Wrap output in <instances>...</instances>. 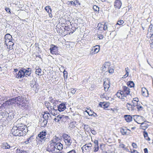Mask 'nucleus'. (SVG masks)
<instances>
[{
	"label": "nucleus",
	"mask_w": 153,
	"mask_h": 153,
	"mask_svg": "<svg viewBox=\"0 0 153 153\" xmlns=\"http://www.w3.org/2000/svg\"><path fill=\"white\" fill-rule=\"evenodd\" d=\"M123 88L122 93L125 97L126 100L128 101L131 98V96L130 94V89L126 86H123Z\"/></svg>",
	"instance_id": "nucleus-1"
},
{
	"label": "nucleus",
	"mask_w": 153,
	"mask_h": 153,
	"mask_svg": "<svg viewBox=\"0 0 153 153\" xmlns=\"http://www.w3.org/2000/svg\"><path fill=\"white\" fill-rule=\"evenodd\" d=\"M20 101L19 102V103H17L18 105L23 110H26L27 109L28 106L27 104V101L24 98L19 96Z\"/></svg>",
	"instance_id": "nucleus-2"
},
{
	"label": "nucleus",
	"mask_w": 153,
	"mask_h": 153,
	"mask_svg": "<svg viewBox=\"0 0 153 153\" xmlns=\"http://www.w3.org/2000/svg\"><path fill=\"white\" fill-rule=\"evenodd\" d=\"M51 148H52L51 151H55V149H56L59 150H61L63 149V145L60 143H53L51 144Z\"/></svg>",
	"instance_id": "nucleus-3"
},
{
	"label": "nucleus",
	"mask_w": 153,
	"mask_h": 153,
	"mask_svg": "<svg viewBox=\"0 0 153 153\" xmlns=\"http://www.w3.org/2000/svg\"><path fill=\"white\" fill-rule=\"evenodd\" d=\"M20 101L19 96L16 97L15 98H13L5 102V103L7 105H13V104L19 103V102Z\"/></svg>",
	"instance_id": "nucleus-4"
},
{
	"label": "nucleus",
	"mask_w": 153,
	"mask_h": 153,
	"mask_svg": "<svg viewBox=\"0 0 153 153\" xmlns=\"http://www.w3.org/2000/svg\"><path fill=\"white\" fill-rule=\"evenodd\" d=\"M17 127L20 132V135H22V136L26 135V132L27 130V127L26 126L22 124L20 126Z\"/></svg>",
	"instance_id": "nucleus-5"
},
{
	"label": "nucleus",
	"mask_w": 153,
	"mask_h": 153,
	"mask_svg": "<svg viewBox=\"0 0 153 153\" xmlns=\"http://www.w3.org/2000/svg\"><path fill=\"white\" fill-rule=\"evenodd\" d=\"M11 133L15 136H22L17 126H13L11 130Z\"/></svg>",
	"instance_id": "nucleus-6"
},
{
	"label": "nucleus",
	"mask_w": 153,
	"mask_h": 153,
	"mask_svg": "<svg viewBox=\"0 0 153 153\" xmlns=\"http://www.w3.org/2000/svg\"><path fill=\"white\" fill-rule=\"evenodd\" d=\"M103 85L104 90L105 91H107L110 87V81L108 79H105L104 80Z\"/></svg>",
	"instance_id": "nucleus-7"
},
{
	"label": "nucleus",
	"mask_w": 153,
	"mask_h": 153,
	"mask_svg": "<svg viewBox=\"0 0 153 153\" xmlns=\"http://www.w3.org/2000/svg\"><path fill=\"white\" fill-rule=\"evenodd\" d=\"M47 133L46 131H43L40 132L38 135V137L41 140H45L46 139V136Z\"/></svg>",
	"instance_id": "nucleus-8"
},
{
	"label": "nucleus",
	"mask_w": 153,
	"mask_h": 153,
	"mask_svg": "<svg viewBox=\"0 0 153 153\" xmlns=\"http://www.w3.org/2000/svg\"><path fill=\"white\" fill-rule=\"evenodd\" d=\"M48 110L50 113L53 116H55L58 113L57 108L54 109L52 107V106L51 107L48 108Z\"/></svg>",
	"instance_id": "nucleus-9"
},
{
	"label": "nucleus",
	"mask_w": 153,
	"mask_h": 153,
	"mask_svg": "<svg viewBox=\"0 0 153 153\" xmlns=\"http://www.w3.org/2000/svg\"><path fill=\"white\" fill-rule=\"evenodd\" d=\"M116 95L117 96V97L119 98L123 99L124 100H126V98L125 96H123L124 94L122 93V91H118L116 94Z\"/></svg>",
	"instance_id": "nucleus-10"
},
{
	"label": "nucleus",
	"mask_w": 153,
	"mask_h": 153,
	"mask_svg": "<svg viewBox=\"0 0 153 153\" xmlns=\"http://www.w3.org/2000/svg\"><path fill=\"white\" fill-rule=\"evenodd\" d=\"M48 121L46 120L41 118L39 120V123L42 127H45Z\"/></svg>",
	"instance_id": "nucleus-11"
},
{
	"label": "nucleus",
	"mask_w": 153,
	"mask_h": 153,
	"mask_svg": "<svg viewBox=\"0 0 153 153\" xmlns=\"http://www.w3.org/2000/svg\"><path fill=\"white\" fill-rule=\"evenodd\" d=\"M122 5L121 1L120 0H115L114 2V6L115 8L120 9Z\"/></svg>",
	"instance_id": "nucleus-12"
},
{
	"label": "nucleus",
	"mask_w": 153,
	"mask_h": 153,
	"mask_svg": "<svg viewBox=\"0 0 153 153\" xmlns=\"http://www.w3.org/2000/svg\"><path fill=\"white\" fill-rule=\"evenodd\" d=\"M57 110L59 111H62L66 108L65 105L64 103H61L58 106L57 105Z\"/></svg>",
	"instance_id": "nucleus-13"
},
{
	"label": "nucleus",
	"mask_w": 153,
	"mask_h": 153,
	"mask_svg": "<svg viewBox=\"0 0 153 153\" xmlns=\"http://www.w3.org/2000/svg\"><path fill=\"white\" fill-rule=\"evenodd\" d=\"M24 76L25 74L23 71V68H22L18 72L16 77L19 79L22 77V76L24 77Z\"/></svg>",
	"instance_id": "nucleus-14"
},
{
	"label": "nucleus",
	"mask_w": 153,
	"mask_h": 153,
	"mask_svg": "<svg viewBox=\"0 0 153 153\" xmlns=\"http://www.w3.org/2000/svg\"><path fill=\"white\" fill-rule=\"evenodd\" d=\"M52 46H53L51 47L50 49L51 52L52 54H56L57 53V48L56 46L53 45H52Z\"/></svg>",
	"instance_id": "nucleus-15"
},
{
	"label": "nucleus",
	"mask_w": 153,
	"mask_h": 153,
	"mask_svg": "<svg viewBox=\"0 0 153 153\" xmlns=\"http://www.w3.org/2000/svg\"><path fill=\"white\" fill-rule=\"evenodd\" d=\"M23 71L24 72L25 76L26 77L29 76L31 74V69L30 68H28L27 69L23 68Z\"/></svg>",
	"instance_id": "nucleus-16"
},
{
	"label": "nucleus",
	"mask_w": 153,
	"mask_h": 153,
	"mask_svg": "<svg viewBox=\"0 0 153 153\" xmlns=\"http://www.w3.org/2000/svg\"><path fill=\"white\" fill-rule=\"evenodd\" d=\"M133 117L134 120L138 124H140V123L138 122L137 120H143L144 118L143 117L141 116L134 115Z\"/></svg>",
	"instance_id": "nucleus-17"
},
{
	"label": "nucleus",
	"mask_w": 153,
	"mask_h": 153,
	"mask_svg": "<svg viewBox=\"0 0 153 153\" xmlns=\"http://www.w3.org/2000/svg\"><path fill=\"white\" fill-rule=\"evenodd\" d=\"M142 93L144 96L147 97L148 96V92L145 88H142Z\"/></svg>",
	"instance_id": "nucleus-18"
},
{
	"label": "nucleus",
	"mask_w": 153,
	"mask_h": 153,
	"mask_svg": "<svg viewBox=\"0 0 153 153\" xmlns=\"http://www.w3.org/2000/svg\"><path fill=\"white\" fill-rule=\"evenodd\" d=\"M45 10L48 13L49 16L52 17V15L51 13V10L50 6H47L45 7Z\"/></svg>",
	"instance_id": "nucleus-19"
},
{
	"label": "nucleus",
	"mask_w": 153,
	"mask_h": 153,
	"mask_svg": "<svg viewBox=\"0 0 153 153\" xmlns=\"http://www.w3.org/2000/svg\"><path fill=\"white\" fill-rule=\"evenodd\" d=\"M124 117L125 120L128 122H130L132 120V118L130 115H125Z\"/></svg>",
	"instance_id": "nucleus-20"
},
{
	"label": "nucleus",
	"mask_w": 153,
	"mask_h": 153,
	"mask_svg": "<svg viewBox=\"0 0 153 153\" xmlns=\"http://www.w3.org/2000/svg\"><path fill=\"white\" fill-rule=\"evenodd\" d=\"M140 124H141L140 126V128L142 129L145 130L148 127V124L145 123L144 122L142 123H140Z\"/></svg>",
	"instance_id": "nucleus-21"
},
{
	"label": "nucleus",
	"mask_w": 153,
	"mask_h": 153,
	"mask_svg": "<svg viewBox=\"0 0 153 153\" xmlns=\"http://www.w3.org/2000/svg\"><path fill=\"white\" fill-rule=\"evenodd\" d=\"M12 38V36L9 33H7L5 35L4 37V39H5V44H7V40H11Z\"/></svg>",
	"instance_id": "nucleus-22"
},
{
	"label": "nucleus",
	"mask_w": 153,
	"mask_h": 153,
	"mask_svg": "<svg viewBox=\"0 0 153 153\" xmlns=\"http://www.w3.org/2000/svg\"><path fill=\"white\" fill-rule=\"evenodd\" d=\"M49 101L50 102L52 103V104H54L58 102L56 100L55 98H53L52 97H50L49 98Z\"/></svg>",
	"instance_id": "nucleus-23"
},
{
	"label": "nucleus",
	"mask_w": 153,
	"mask_h": 153,
	"mask_svg": "<svg viewBox=\"0 0 153 153\" xmlns=\"http://www.w3.org/2000/svg\"><path fill=\"white\" fill-rule=\"evenodd\" d=\"M32 88H33V90L35 91V93H37L38 92L39 87L37 84L33 85Z\"/></svg>",
	"instance_id": "nucleus-24"
},
{
	"label": "nucleus",
	"mask_w": 153,
	"mask_h": 153,
	"mask_svg": "<svg viewBox=\"0 0 153 153\" xmlns=\"http://www.w3.org/2000/svg\"><path fill=\"white\" fill-rule=\"evenodd\" d=\"M93 50H94V53H98L100 50V46L97 45L94 46Z\"/></svg>",
	"instance_id": "nucleus-25"
},
{
	"label": "nucleus",
	"mask_w": 153,
	"mask_h": 153,
	"mask_svg": "<svg viewBox=\"0 0 153 153\" xmlns=\"http://www.w3.org/2000/svg\"><path fill=\"white\" fill-rule=\"evenodd\" d=\"M148 31L150 33V35L153 34V25L151 24L149 26Z\"/></svg>",
	"instance_id": "nucleus-26"
},
{
	"label": "nucleus",
	"mask_w": 153,
	"mask_h": 153,
	"mask_svg": "<svg viewBox=\"0 0 153 153\" xmlns=\"http://www.w3.org/2000/svg\"><path fill=\"white\" fill-rule=\"evenodd\" d=\"M131 104L134 108V110H136V108L135 107L138 105V102H136V101H135L134 100H132Z\"/></svg>",
	"instance_id": "nucleus-27"
},
{
	"label": "nucleus",
	"mask_w": 153,
	"mask_h": 153,
	"mask_svg": "<svg viewBox=\"0 0 153 153\" xmlns=\"http://www.w3.org/2000/svg\"><path fill=\"white\" fill-rule=\"evenodd\" d=\"M2 147L4 149H9L10 148V146L7 143H4Z\"/></svg>",
	"instance_id": "nucleus-28"
},
{
	"label": "nucleus",
	"mask_w": 153,
	"mask_h": 153,
	"mask_svg": "<svg viewBox=\"0 0 153 153\" xmlns=\"http://www.w3.org/2000/svg\"><path fill=\"white\" fill-rule=\"evenodd\" d=\"M81 149L83 150V149H85L86 151H89L91 149V148H89V147L87 145V144H86L81 148Z\"/></svg>",
	"instance_id": "nucleus-29"
},
{
	"label": "nucleus",
	"mask_w": 153,
	"mask_h": 153,
	"mask_svg": "<svg viewBox=\"0 0 153 153\" xmlns=\"http://www.w3.org/2000/svg\"><path fill=\"white\" fill-rule=\"evenodd\" d=\"M126 107L129 110H134V109L131 104L130 103H127L126 104Z\"/></svg>",
	"instance_id": "nucleus-30"
},
{
	"label": "nucleus",
	"mask_w": 153,
	"mask_h": 153,
	"mask_svg": "<svg viewBox=\"0 0 153 153\" xmlns=\"http://www.w3.org/2000/svg\"><path fill=\"white\" fill-rule=\"evenodd\" d=\"M99 105L100 106H101V107H103L104 108L105 107L107 108L109 105L108 103H105V102H103L102 103L100 102Z\"/></svg>",
	"instance_id": "nucleus-31"
},
{
	"label": "nucleus",
	"mask_w": 153,
	"mask_h": 153,
	"mask_svg": "<svg viewBox=\"0 0 153 153\" xmlns=\"http://www.w3.org/2000/svg\"><path fill=\"white\" fill-rule=\"evenodd\" d=\"M65 142L66 145L68 146H70L72 142V140H71L70 137L66 140Z\"/></svg>",
	"instance_id": "nucleus-32"
},
{
	"label": "nucleus",
	"mask_w": 153,
	"mask_h": 153,
	"mask_svg": "<svg viewBox=\"0 0 153 153\" xmlns=\"http://www.w3.org/2000/svg\"><path fill=\"white\" fill-rule=\"evenodd\" d=\"M143 135L144 137L148 141L150 140V138L148 136V134L147 132H146V131H144L143 132Z\"/></svg>",
	"instance_id": "nucleus-33"
},
{
	"label": "nucleus",
	"mask_w": 153,
	"mask_h": 153,
	"mask_svg": "<svg viewBox=\"0 0 153 153\" xmlns=\"http://www.w3.org/2000/svg\"><path fill=\"white\" fill-rule=\"evenodd\" d=\"M127 84L128 86L131 88L134 87V82L132 81H130L128 82Z\"/></svg>",
	"instance_id": "nucleus-34"
},
{
	"label": "nucleus",
	"mask_w": 153,
	"mask_h": 153,
	"mask_svg": "<svg viewBox=\"0 0 153 153\" xmlns=\"http://www.w3.org/2000/svg\"><path fill=\"white\" fill-rule=\"evenodd\" d=\"M110 65V63L109 62H106L104 64L103 66L105 68H108V69Z\"/></svg>",
	"instance_id": "nucleus-35"
},
{
	"label": "nucleus",
	"mask_w": 153,
	"mask_h": 153,
	"mask_svg": "<svg viewBox=\"0 0 153 153\" xmlns=\"http://www.w3.org/2000/svg\"><path fill=\"white\" fill-rule=\"evenodd\" d=\"M121 132L123 135H126L127 134V130L124 129L123 128L121 129Z\"/></svg>",
	"instance_id": "nucleus-36"
},
{
	"label": "nucleus",
	"mask_w": 153,
	"mask_h": 153,
	"mask_svg": "<svg viewBox=\"0 0 153 153\" xmlns=\"http://www.w3.org/2000/svg\"><path fill=\"white\" fill-rule=\"evenodd\" d=\"M12 115V113L10 112L9 113H7L6 115H8V117L9 118V120H11V119L13 117V115Z\"/></svg>",
	"instance_id": "nucleus-37"
},
{
	"label": "nucleus",
	"mask_w": 153,
	"mask_h": 153,
	"mask_svg": "<svg viewBox=\"0 0 153 153\" xmlns=\"http://www.w3.org/2000/svg\"><path fill=\"white\" fill-rule=\"evenodd\" d=\"M74 123L73 122H71L69 124V128L71 129H72L74 128Z\"/></svg>",
	"instance_id": "nucleus-38"
},
{
	"label": "nucleus",
	"mask_w": 153,
	"mask_h": 153,
	"mask_svg": "<svg viewBox=\"0 0 153 153\" xmlns=\"http://www.w3.org/2000/svg\"><path fill=\"white\" fill-rule=\"evenodd\" d=\"M107 23H105L104 25H102L101 27L103 28V29L104 30H106L108 29Z\"/></svg>",
	"instance_id": "nucleus-39"
},
{
	"label": "nucleus",
	"mask_w": 153,
	"mask_h": 153,
	"mask_svg": "<svg viewBox=\"0 0 153 153\" xmlns=\"http://www.w3.org/2000/svg\"><path fill=\"white\" fill-rule=\"evenodd\" d=\"M32 137H30L29 138L27 139V140L25 141V143L26 144L28 143H29L32 141Z\"/></svg>",
	"instance_id": "nucleus-40"
},
{
	"label": "nucleus",
	"mask_w": 153,
	"mask_h": 153,
	"mask_svg": "<svg viewBox=\"0 0 153 153\" xmlns=\"http://www.w3.org/2000/svg\"><path fill=\"white\" fill-rule=\"evenodd\" d=\"M93 9L94 11L97 12H99V7L96 5H94L93 7Z\"/></svg>",
	"instance_id": "nucleus-41"
},
{
	"label": "nucleus",
	"mask_w": 153,
	"mask_h": 153,
	"mask_svg": "<svg viewBox=\"0 0 153 153\" xmlns=\"http://www.w3.org/2000/svg\"><path fill=\"white\" fill-rule=\"evenodd\" d=\"M42 115L43 118H42L47 120L49 118V115L45 114H42Z\"/></svg>",
	"instance_id": "nucleus-42"
},
{
	"label": "nucleus",
	"mask_w": 153,
	"mask_h": 153,
	"mask_svg": "<svg viewBox=\"0 0 153 153\" xmlns=\"http://www.w3.org/2000/svg\"><path fill=\"white\" fill-rule=\"evenodd\" d=\"M63 137L64 139V140L65 141L66 140L70 138V136H68V135L67 134L63 135Z\"/></svg>",
	"instance_id": "nucleus-43"
},
{
	"label": "nucleus",
	"mask_w": 153,
	"mask_h": 153,
	"mask_svg": "<svg viewBox=\"0 0 153 153\" xmlns=\"http://www.w3.org/2000/svg\"><path fill=\"white\" fill-rule=\"evenodd\" d=\"M85 112L88 113V115L90 116H92V115H93L94 112L93 111H92L91 110H90V111H86Z\"/></svg>",
	"instance_id": "nucleus-44"
},
{
	"label": "nucleus",
	"mask_w": 153,
	"mask_h": 153,
	"mask_svg": "<svg viewBox=\"0 0 153 153\" xmlns=\"http://www.w3.org/2000/svg\"><path fill=\"white\" fill-rule=\"evenodd\" d=\"M42 70L40 68H38L36 69V74H38V75H40L39 74L41 73Z\"/></svg>",
	"instance_id": "nucleus-45"
},
{
	"label": "nucleus",
	"mask_w": 153,
	"mask_h": 153,
	"mask_svg": "<svg viewBox=\"0 0 153 153\" xmlns=\"http://www.w3.org/2000/svg\"><path fill=\"white\" fill-rule=\"evenodd\" d=\"M45 105L46 107L48 109V108L51 107L52 105H51V104L50 102H45Z\"/></svg>",
	"instance_id": "nucleus-46"
},
{
	"label": "nucleus",
	"mask_w": 153,
	"mask_h": 153,
	"mask_svg": "<svg viewBox=\"0 0 153 153\" xmlns=\"http://www.w3.org/2000/svg\"><path fill=\"white\" fill-rule=\"evenodd\" d=\"M124 23V21L123 20H120L118 21L116 25H123Z\"/></svg>",
	"instance_id": "nucleus-47"
},
{
	"label": "nucleus",
	"mask_w": 153,
	"mask_h": 153,
	"mask_svg": "<svg viewBox=\"0 0 153 153\" xmlns=\"http://www.w3.org/2000/svg\"><path fill=\"white\" fill-rule=\"evenodd\" d=\"M125 70L126 72V74L127 76H128L129 75V73L130 72V70L128 67H127L125 68Z\"/></svg>",
	"instance_id": "nucleus-48"
},
{
	"label": "nucleus",
	"mask_w": 153,
	"mask_h": 153,
	"mask_svg": "<svg viewBox=\"0 0 153 153\" xmlns=\"http://www.w3.org/2000/svg\"><path fill=\"white\" fill-rule=\"evenodd\" d=\"M108 71L109 73L111 74L113 73L114 72V69L110 68L108 69Z\"/></svg>",
	"instance_id": "nucleus-49"
},
{
	"label": "nucleus",
	"mask_w": 153,
	"mask_h": 153,
	"mask_svg": "<svg viewBox=\"0 0 153 153\" xmlns=\"http://www.w3.org/2000/svg\"><path fill=\"white\" fill-rule=\"evenodd\" d=\"M135 108H136V109H137L138 111H139L140 110V109L142 108V107L140 105L138 104Z\"/></svg>",
	"instance_id": "nucleus-50"
},
{
	"label": "nucleus",
	"mask_w": 153,
	"mask_h": 153,
	"mask_svg": "<svg viewBox=\"0 0 153 153\" xmlns=\"http://www.w3.org/2000/svg\"><path fill=\"white\" fill-rule=\"evenodd\" d=\"M94 152H96L98 151L99 149V146H94Z\"/></svg>",
	"instance_id": "nucleus-51"
},
{
	"label": "nucleus",
	"mask_w": 153,
	"mask_h": 153,
	"mask_svg": "<svg viewBox=\"0 0 153 153\" xmlns=\"http://www.w3.org/2000/svg\"><path fill=\"white\" fill-rule=\"evenodd\" d=\"M98 37L100 39H102L103 38L104 36L102 34H99L98 36Z\"/></svg>",
	"instance_id": "nucleus-52"
},
{
	"label": "nucleus",
	"mask_w": 153,
	"mask_h": 153,
	"mask_svg": "<svg viewBox=\"0 0 153 153\" xmlns=\"http://www.w3.org/2000/svg\"><path fill=\"white\" fill-rule=\"evenodd\" d=\"M30 84V86L32 88L33 87V85H36V82L35 81L32 80V81L31 82Z\"/></svg>",
	"instance_id": "nucleus-53"
},
{
	"label": "nucleus",
	"mask_w": 153,
	"mask_h": 153,
	"mask_svg": "<svg viewBox=\"0 0 153 153\" xmlns=\"http://www.w3.org/2000/svg\"><path fill=\"white\" fill-rule=\"evenodd\" d=\"M16 152L17 153H22V150L20 149L17 148L16 150Z\"/></svg>",
	"instance_id": "nucleus-54"
},
{
	"label": "nucleus",
	"mask_w": 153,
	"mask_h": 153,
	"mask_svg": "<svg viewBox=\"0 0 153 153\" xmlns=\"http://www.w3.org/2000/svg\"><path fill=\"white\" fill-rule=\"evenodd\" d=\"M90 131L94 135H95L97 134L96 131H95L94 129L92 130L91 129Z\"/></svg>",
	"instance_id": "nucleus-55"
},
{
	"label": "nucleus",
	"mask_w": 153,
	"mask_h": 153,
	"mask_svg": "<svg viewBox=\"0 0 153 153\" xmlns=\"http://www.w3.org/2000/svg\"><path fill=\"white\" fill-rule=\"evenodd\" d=\"M63 115L60 116L59 115H58L57 117L59 118L60 119H62V120L63 121H64V120L63 119Z\"/></svg>",
	"instance_id": "nucleus-56"
},
{
	"label": "nucleus",
	"mask_w": 153,
	"mask_h": 153,
	"mask_svg": "<svg viewBox=\"0 0 153 153\" xmlns=\"http://www.w3.org/2000/svg\"><path fill=\"white\" fill-rule=\"evenodd\" d=\"M5 10L7 13H11L10 9L9 8L6 7L5 9Z\"/></svg>",
	"instance_id": "nucleus-57"
},
{
	"label": "nucleus",
	"mask_w": 153,
	"mask_h": 153,
	"mask_svg": "<svg viewBox=\"0 0 153 153\" xmlns=\"http://www.w3.org/2000/svg\"><path fill=\"white\" fill-rule=\"evenodd\" d=\"M94 142V143L95 144L94 146H98V141L97 140H95Z\"/></svg>",
	"instance_id": "nucleus-58"
},
{
	"label": "nucleus",
	"mask_w": 153,
	"mask_h": 153,
	"mask_svg": "<svg viewBox=\"0 0 153 153\" xmlns=\"http://www.w3.org/2000/svg\"><path fill=\"white\" fill-rule=\"evenodd\" d=\"M132 146L134 148H136L137 147V146L136 143H132Z\"/></svg>",
	"instance_id": "nucleus-59"
},
{
	"label": "nucleus",
	"mask_w": 153,
	"mask_h": 153,
	"mask_svg": "<svg viewBox=\"0 0 153 153\" xmlns=\"http://www.w3.org/2000/svg\"><path fill=\"white\" fill-rule=\"evenodd\" d=\"M57 102L56 103H55L54 104H53V106H52V107H53V108L54 109H56L57 106H56V104H57Z\"/></svg>",
	"instance_id": "nucleus-60"
},
{
	"label": "nucleus",
	"mask_w": 153,
	"mask_h": 153,
	"mask_svg": "<svg viewBox=\"0 0 153 153\" xmlns=\"http://www.w3.org/2000/svg\"><path fill=\"white\" fill-rule=\"evenodd\" d=\"M76 91V90L74 88H72L71 91V93L72 94H74Z\"/></svg>",
	"instance_id": "nucleus-61"
},
{
	"label": "nucleus",
	"mask_w": 153,
	"mask_h": 153,
	"mask_svg": "<svg viewBox=\"0 0 153 153\" xmlns=\"http://www.w3.org/2000/svg\"><path fill=\"white\" fill-rule=\"evenodd\" d=\"M67 153H76V152L75 150L73 149L68 152Z\"/></svg>",
	"instance_id": "nucleus-62"
},
{
	"label": "nucleus",
	"mask_w": 153,
	"mask_h": 153,
	"mask_svg": "<svg viewBox=\"0 0 153 153\" xmlns=\"http://www.w3.org/2000/svg\"><path fill=\"white\" fill-rule=\"evenodd\" d=\"M125 145L123 144H120L119 145V147L120 148H124L125 147Z\"/></svg>",
	"instance_id": "nucleus-63"
},
{
	"label": "nucleus",
	"mask_w": 153,
	"mask_h": 153,
	"mask_svg": "<svg viewBox=\"0 0 153 153\" xmlns=\"http://www.w3.org/2000/svg\"><path fill=\"white\" fill-rule=\"evenodd\" d=\"M63 119H65L66 120H68L69 119V117L68 116H64V115H63Z\"/></svg>",
	"instance_id": "nucleus-64"
}]
</instances>
